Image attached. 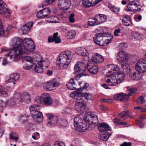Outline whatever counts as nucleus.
I'll use <instances>...</instances> for the list:
<instances>
[{"instance_id": "aec40b11", "label": "nucleus", "mask_w": 146, "mask_h": 146, "mask_svg": "<svg viewBox=\"0 0 146 146\" xmlns=\"http://www.w3.org/2000/svg\"><path fill=\"white\" fill-rule=\"evenodd\" d=\"M42 97L43 98V104L46 106H49L52 104V100L48 94L44 93L42 94Z\"/></svg>"}, {"instance_id": "4d7b16f0", "label": "nucleus", "mask_w": 146, "mask_h": 146, "mask_svg": "<svg viewBox=\"0 0 146 146\" xmlns=\"http://www.w3.org/2000/svg\"><path fill=\"white\" fill-rule=\"evenodd\" d=\"M90 95L89 93H83V97L85 98L87 100H89V97Z\"/></svg>"}, {"instance_id": "f704fd0d", "label": "nucleus", "mask_w": 146, "mask_h": 146, "mask_svg": "<svg viewBox=\"0 0 146 146\" xmlns=\"http://www.w3.org/2000/svg\"><path fill=\"white\" fill-rule=\"evenodd\" d=\"M117 84L120 83L125 78V75L123 73H118L117 74Z\"/></svg>"}, {"instance_id": "7ed1b4c3", "label": "nucleus", "mask_w": 146, "mask_h": 146, "mask_svg": "<svg viewBox=\"0 0 146 146\" xmlns=\"http://www.w3.org/2000/svg\"><path fill=\"white\" fill-rule=\"evenodd\" d=\"M23 42L22 40L19 38L13 39L12 43L13 48L11 49L9 52L5 54V55L9 57L10 59H12L14 61H16L19 60L20 55L23 54V53L17 51H19L20 48L22 46Z\"/></svg>"}, {"instance_id": "69168bd1", "label": "nucleus", "mask_w": 146, "mask_h": 146, "mask_svg": "<svg viewBox=\"0 0 146 146\" xmlns=\"http://www.w3.org/2000/svg\"><path fill=\"white\" fill-rule=\"evenodd\" d=\"M139 100H140V102L142 104L145 103V100L143 96H141L139 97Z\"/></svg>"}, {"instance_id": "58836bf2", "label": "nucleus", "mask_w": 146, "mask_h": 146, "mask_svg": "<svg viewBox=\"0 0 146 146\" xmlns=\"http://www.w3.org/2000/svg\"><path fill=\"white\" fill-rule=\"evenodd\" d=\"M121 66L125 72H127L129 70V67L128 64L126 63H122L121 64Z\"/></svg>"}, {"instance_id": "79ce46f5", "label": "nucleus", "mask_w": 146, "mask_h": 146, "mask_svg": "<svg viewBox=\"0 0 146 146\" xmlns=\"http://www.w3.org/2000/svg\"><path fill=\"white\" fill-rule=\"evenodd\" d=\"M121 101H125L128 100L129 96L128 94L121 93Z\"/></svg>"}, {"instance_id": "c85d7f7f", "label": "nucleus", "mask_w": 146, "mask_h": 146, "mask_svg": "<svg viewBox=\"0 0 146 146\" xmlns=\"http://www.w3.org/2000/svg\"><path fill=\"white\" fill-rule=\"evenodd\" d=\"M111 133H111L106 132L105 133H103L101 132V133H100L99 137L100 139L106 141L109 137Z\"/></svg>"}, {"instance_id": "20e7f679", "label": "nucleus", "mask_w": 146, "mask_h": 146, "mask_svg": "<svg viewBox=\"0 0 146 146\" xmlns=\"http://www.w3.org/2000/svg\"><path fill=\"white\" fill-rule=\"evenodd\" d=\"M73 57V54L70 51L61 52L57 57L56 61L57 67L60 69L66 68L70 64Z\"/></svg>"}, {"instance_id": "13d9d810", "label": "nucleus", "mask_w": 146, "mask_h": 146, "mask_svg": "<svg viewBox=\"0 0 146 146\" xmlns=\"http://www.w3.org/2000/svg\"><path fill=\"white\" fill-rule=\"evenodd\" d=\"M111 67V69L110 70H109L108 72L110 73L112 71H116L118 70V68L117 67H115V66L112 65H110V66Z\"/></svg>"}, {"instance_id": "09e8293b", "label": "nucleus", "mask_w": 146, "mask_h": 146, "mask_svg": "<svg viewBox=\"0 0 146 146\" xmlns=\"http://www.w3.org/2000/svg\"><path fill=\"white\" fill-rule=\"evenodd\" d=\"M2 86L0 85V95L3 97H6L7 96V92L5 91H3L2 90Z\"/></svg>"}, {"instance_id": "e2e57ef3", "label": "nucleus", "mask_w": 146, "mask_h": 146, "mask_svg": "<svg viewBox=\"0 0 146 146\" xmlns=\"http://www.w3.org/2000/svg\"><path fill=\"white\" fill-rule=\"evenodd\" d=\"M120 31L121 30L119 29L115 30L114 32V35L116 36H118L119 35V33H120Z\"/></svg>"}, {"instance_id": "a211bd4d", "label": "nucleus", "mask_w": 146, "mask_h": 146, "mask_svg": "<svg viewBox=\"0 0 146 146\" xmlns=\"http://www.w3.org/2000/svg\"><path fill=\"white\" fill-rule=\"evenodd\" d=\"M5 3L0 0V14H5L8 16L10 14L9 10L7 9Z\"/></svg>"}, {"instance_id": "423d86ee", "label": "nucleus", "mask_w": 146, "mask_h": 146, "mask_svg": "<svg viewBox=\"0 0 146 146\" xmlns=\"http://www.w3.org/2000/svg\"><path fill=\"white\" fill-rule=\"evenodd\" d=\"M35 46L34 42L31 38H26L23 40L22 46L20 48L19 52L27 54L29 52H32L35 49Z\"/></svg>"}, {"instance_id": "37998d69", "label": "nucleus", "mask_w": 146, "mask_h": 146, "mask_svg": "<svg viewBox=\"0 0 146 146\" xmlns=\"http://www.w3.org/2000/svg\"><path fill=\"white\" fill-rule=\"evenodd\" d=\"M58 33H54L53 34V38L55 40V43H58L60 42L61 40L60 38L58 37Z\"/></svg>"}, {"instance_id": "393cba45", "label": "nucleus", "mask_w": 146, "mask_h": 146, "mask_svg": "<svg viewBox=\"0 0 146 146\" xmlns=\"http://www.w3.org/2000/svg\"><path fill=\"white\" fill-rule=\"evenodd\" d=\"M33 22H31L27 23L25 25L23 26L21 28L23 33L25 34L30 31L33 26Z\"/></svg>"}, {"instance_id": "f8f14e48", "label": "nucleus", "mask_w": 146, "mask_h": 146, "mask_svg": "<svg viewBox=\"0 0 146 146\" xmlns=\"http://www.w3.org/2000/svg\"><path fill=\"white\" fill-rule=\"evenodd\" d=\"M22 60L23 63L26 64V66H23V68L26 70L31 69L33 64L34 60L33 58L29 56H25L22 57Z\"/></svg>"}, {"instance_id": "bf43d9fd", "label": "nucleus", "mask_w": 146, "mask_h": 146, "mask_svg": "<svg viewBox=\"0 0 146 146\" xmlns=\"http://www.w3.org/2000/svg\"><path fill=\"white\" fill-rule=\"evenodd\" d=\"M68 36H69L70 38H73L75 36L74 31H70L68 34Z\"/></svg>"}, {"instance_id": "1a4fd4ad", "label": "nucleus", "mask_w": 146, "mask_h": 146, "mask_svg": "<svg viewBox=\"0 0 146 146\" xmlns=\"http://www.w3.org/2000/svg\"><path fill=\"white\" fill-rule=\"evenodd\" d=\"M140 4L139 1L137 0H134L130 1L127 5V11H133L135 13L140 11L141 10V7L140 8L135 9L137 7L140 6Z\"/></svg>"}, {"instance_id": "338daca9", "label": "nucleus", "mask_w": 146, "mask_h": 146, "mask_svg": "<svg viewBox=\"0 0 146 146\" xmlns=\"http://www.w3.org/2000/svg\"><path fill=\"white\" fill-rule=\"evenodd\" d=\"M113 121L114 123L119 124L120 122V119L118 118H116L113 120Z\"/></svg>"}, {"instance_id": "f257e3e1", "label": "nucleus", "mask_w": 146, "mask_h": 146, "mask_svg": "<svg viewBox=\"0 0 146 146\" xmlns=\"http://www.w3.org/2000/svg\"><path fill=\"white\" fill-rule=\"evenodd\" d=\"M83 101V113H85L83 122V132L88 130H91L95 128L98 122V117L95 114L88 111L86 102Z\"/></svg>"}, {"instance_id": "ddd939ff", "label": "nucleus", "mask_w": 146, "mask_h": 146, "mask_svg": "<svg viewBox=\"0 0 146 146\" xmlns=\"http://www.w3.org/2000/svg\"><path fill=\"white\" fill-rule=\"evenodd\" d=\"M59 85V83L55 78L54 79L52 80L48 81L45 83L44 85V89L52 90L54 89L53 88L58 86Z\"/></svg>"}, {"instance_id": "72a5a7b5", "label": "nucleus", "mask_w": 146, "mask_h": 146, "mask_svg": "<svg viewBox=\"0 0 146 146\" xmlns=\"http://www.w3.org/2000/svg\"><path fill=\"white\" fill-rule=\"evenodd\" d=\"M83 60L85 61H88L89 58V54L87 50L84 48L83 50Z\"/></svg>"}, {"instance_id": "a878e982", "label": "nucleus", "mask_w": 146, "mask_h": 146, "mask_svg": "<svg viewBox=\"0 0 146 146\" xmlns=\"http://www.w3.org/2000/svg\"><path fill=\"white\" fill-rule=\"evenodd\" d=\"M123 23L124 25L129 26L130 25V23L132 24L131 18L129 16L125 15L123 18Z\"/></svg>"}, {"instance_id": "cd10ccee", "label": "nucleus", "mask_w": 146, "mask_h": 146, "mask_svg": "<svg viewBox=\"0 0 146 146\" xmlns=\"http://www.w3.org/2000/svg\"><path fill=\"white\" fill-rule=\"evenodd\" d=\"M116 74V72H113L112 73V74L110 75L111 77V80L112 83H111V84H109V86H113L118 84H117V78L116 79V77L115 76Z\"/></svg>"}, {"instance_id": "052dcab7", "label": "nucleus", "mask_w": 146, "mask_h": 146, "mask_svg": "<svg viewBox=\"0 0 146 146\" xmlns=\"http://www.w3.org/2000/svg\"><path fill=\"white\" fill-rule=\"evenodd\" d=\"M132 144L131 142H124L120 145V146H131Z\"/></svg>"}, {"instance_id": "a19ab883", "label": "nucleus", "mask_w": 146, "mask_h": 146, "mask_svg": "<svg viewBox=\"0 0 146 146\" xmlns=\"http://www.w3.org/2000/svg\"><path fill=\"white\" fill-rule=\"evenodd\" d=\"M43 98L42 97V94L40 96L37 97L36 98L35 100V103L36 104H43Z\"/></svg>"}, {"instance_id": "9b49d317", "label": "nucleus", "mask_w": 146, "mask_h": 146, "mask_svg": "<svg viewBox=\"0 0 146 146\" xmlns=\"http://www.w3.org/2000/svg\"><path fill=\"white\" fill-rule=\"evenodd\" d=\"M82 113L76 115L74 119V125L76 131L79 133L82 132Z\"/></svg>"}, {"instance_id": "ea45409f", "label": "nucleus", "mask_w": 146, "mask_h": 146, "mask_svg": "<svg viewBox=\"0 0 146 146\" xmlns=\"http://www.w3.org/2000/svg\"><path fill=\"white\" fill-rule=\"evenodd\" d=\"M22 99V102L25 100H29L30 99V96L29 94L27 92H25L22 94L21 95Z\"/></svg>"}, {"instance_id": "6e6d98bb", "label": "nucleus", "mask_w": 146, "mask_h": 146, "mask_svg": "<svg viewBox=\"0 0 146 146\" xmlns=\"http://www.w3.org/2000/svg\"><path fill=\"white\" fill-rule=\"evenodd\" d=\"M100 101L102 103V102L111 103L112 102L113 100L111 99H104L101 98L100 100Z\"/></svg>"}, {"instance_id": "e433bc0d", "label": "nucleus", "mask_w": 146, "mask_h": 146, "mask_svg": "<svg viewBox=\"0 0 146 146\" xmlns=\"http://www.w3.org/2000/svg\"><path fill=\"white\" fill-rule=\"evenodd\" d=\"M42 11L45 17H47L51 13V9L49 7L44 8L42 9Z\"/></svg>"}, {"instance_id": "6ab92c4d", "label": "nucleus", "mask_w": 146, "mask_h": 146, "mask_svg": "<svg viewBox=\"0 0 146 146\" xmlns=\"http://www.w3.org/2000/svg\"><path fill=\"white\" fill-rule=\"evenodd\" d=\"M21 95L20 93L17 92L15 93L13 96V98L11 101V105H14L15 104L21 103L22 100H21Z\"/></svg>"}, {"instance_id": "774afa93", "label": "nucleus", "mask_w": 146, "mask_h": 146, "mask_svg": "<svg viewBox=\"0 0 146 146\" xmlns=\"http://www.w3.org/2000/svg\"><path fill=\"white\" fill-rule=\"evenodd\" d=\"M89 85V84L88 83H85L83 86V90L86 89L87 88Z\"/></svg>"}, {"instance_id": "864d4df0", "label": "nucleus", "mask_w": 146, "mask_h": 146, "mask_svg": "<svg viewBox=\"0 0 146 146\" xmlns=\"http://www.w3.org/2000/svg\"><path fill=\"white\" fill-rule=\"evenodd\" d=\"M56 0H45L43 2V4L45 5H48L52 3Z\"/></svg>"}, {"instance_id": "f3484780", "label": "nucleus", "mask_w": 146, "mask_h": 146, "mask_svg": "<svg viewBox=\"0 0 146 146\" xmlns=\"http://www.w3.org/2000/svg\"><path fill=\"white\" fill-rule=\"evenodd\" d=\"M102 0H83V7H90L99 3Z\"/></svg>"}, {"instance_id": "473e14b6", "label": "nucleus", "mask_w": 146, "mask_h": 146, "mask_svg": "<svg viewBox=\"0 0 146 146\" xmlns=\"http://www.w3.org/2000/svg\"><path fill=\"white\" fill-rule=\"evenodd\" d=\"M129 76L132 79L135 80H138L141 78L139 74L136 72L130 74H129Z\"/></svg>"}, {"instance_id": "4be33fe9", "label": "nucleus", "mask_w": 146, "mask_h": 146, "mask_svg": "<svg viewBox=\"0 0 146 146\" xmlns=\"http://www.w3.org/2000/svg\"><path fill=\"white\" fill-rule=\"evenodd\" d=\"M98 127L99 130L102 132L111 131L110 127L107 123H99L98 125Z\"/></svg>"}, {"instance_id": "2eb2a0df", "label": "nucleus", "mask_w": 146, "mask_h": 146, "mask_svg": "<svg viewBox=\"0 0 146 146\" xmlns=\"http://www.w3.org/2000/svg\"><path fill=\"white\" fill-rule=\"evenodd\" d=\"M89 61L91 62L94 64L101 63L104 61V57L100 54L98 53L94 54L92 56L91 59Z\"/></svg>"}, {"instance_id": "6e6552de", "label": "nucleus", "mask_w": 146, "mask_h": 146, "mask_svg": "<svg viewBox=\"0 0 146 146\" xmlns=\"http://www.w3.org/2000/svg\"><path fill=\"white\" fill-rule=\"evenodd\" d=\"M74 72L76 74L75 76L76 80L78 82V85L80 86L82 84V80L81 78L82 76V62H78L75 64L74 68Z\"/></svg>"}, {"instance_id": "de8ad7c7", "label": "nucleus", "mask_w": 146, "mask_h": 146, "mask_svg": "<svg viewBox=\"0 0 146 146\" xmlns=\"http://www.w3.org/2000/svg\"><path fill=\"white\" fill-rule=\"evenodd\" d=\"M54 146H65V144L63 142L57 141L55 143Z\"/></svg>"}, {"instance_id": "c756f323", "label": "nucleus", "mask_w": 146, "mask_h": 146, "mask_svg": "<svg viewBox=\"0 0 146 146\" xmlns=\"http://www.w3.org/2000/svg\"><path fill=\"white\" fill-rule=\"evenodd\" d=\"M88 24L91 26H95L99 24L97 18L96 17V15L93 18H90L88 22Z\"/></svg>"}, {"instance_id": "0eeeda50", "label": "nucleus", "mask_w": 146, "mask_h": 146, "mask_svg": "<svg viewBox=\"0 0 146 146\" xmlns=\"http://www.w3.org/2000/svg\"><path fill=\"white\" fill-rule=\"evenodd\" d=\"M40 108L39 106L36 105L31 106L29 108L33 117L36 121L38 122L42 121L43 118L42 114L39 110Z\"/></svg>"}, {"instance_id": "3c124183", "label": "nucleus", "mask_w": 146, "mask_h": 146, "mask_svg": "<svg viewBox=\"0 0 146 146\" xmlns=\"http://www.w3.org/2000/svg\"><path fill=\"white\" fill-rule=\"evenodd\" d=\"M119 46L121 48L120 49L121 51H123V50H124L127 48V44L126 43H121L120 44Z\"/></svg>"}, {"instance_id": "b1692460", "label": "nucleus", "mask_w": 146, "mask_h": 146, "mask_svg": "<svg viewBox=\"0 0 146 146\" xmlns=\"http://www.w3.org/2000/svg\"><path fill=\"white\" fill-rule=\"evenodd\" d=\"M12 29V27L11 25H9L7 27L6 30L4 31L3 28V26L2 24V21L0 19V36H2L3 35L4 36H7L8 32Z\"/></svg>"}, {"instance_id": "5701e85b", "label": "nucleus", "mask_w": 146, "mask_h": 146, "mask_svg": "<svg viewBox=\"0 0 146 146\" xmlns=\"http://www.w3.org/2000/svg\"><path fill=\"white\" fill-rule=\"evenodd\" d=\"M129 58L128 54L125 51H121L118 54L117 59L122 61H126Z\"/></svg>"}, {"instance_id": "f03ea898", "label": "nucleus", "mask_w": 146, "mask_h": 146, "mask_svg": "<svg viewBox=\"0 0 146 146\" xmlns=\"http://www.w3.org/2000/svg\"><path fill=\"white\" fill-rule=\"evenodd\" d=\"M75 80H76V78L71 79L67 84L66 86L69 90H76V91L71 93L70 95L71 97L76 100L75 109L78 112L81 113L82 107V87H80L78 88V87L76 85Z\"/></svg>"}, {"instance_id": "4468645a", "label": "nucleus", "mask_w": 146, "mask_h": 146, "mask_svg": "<svg viewBox=\"0 0 146 146\" xmlns=\"http://www.w3.org/2000/svg\"><path fill=\"white\" fill-rule=\"evenodd\" d=\"M91 61H88L87 66L88 70L91 74H96L98 71V67L96 64H94Z\"/></svg>"}, {"instance_id": "412c9836", "label": "nucleus", "mask_w": 146, "mask_h": 146, "mask_svg": "<svg viewBox=\"0 0 146 146\" xmlns=\"http://www.w3.org/2000/svg\"><path fill=\"white\" fill-rule=\"evenodd\" d=\"M69 0H60L58 3V6L61 9L66 10L69 7Z\"/></svg>"}, {"instance_id": "7c9ffc66", "label": "nucleus", "mask_w": 146, "mask_h": 146, "mask_svg": "<svg viewBox=\"0 0 146 146\" xmlns=\"http://www.w3.org/2000/svg\"><path fill=\"white\" fill-rule=\"evenodd\" d=\"M96 17L97 18L99 24L105 21L107 19L106 15L101 14L96 15Z\"/></svg>"}, {"instance_id": "a18cd8bd", "label": "nucleus", "mask_w": 146, "mask_h": 146, "mask_svg": "<svg viewBox=\"0 0 146 146\" xmlns=\"http://www.w3.org/2000/svg\"><path fill=\"white\" fill-rule=\"evenodd\" d=\"M75 51L76 53L80 56L82 54V48L81 47L77 48L75 50Z\"/></svg>"}, {"instance_id": "dca6fc26", "label": "nucleus", "mask_w": 146, "mask_h": 146, "mask_svg": "<svg viewBox=\"0 0 146 146\" xmlns=\"http://www.w3.org/2000/svg\"><path fill=\"white\" fill-rule=\"evenodd\" d=\"M46 116L48 118V125L49 126L50 125L53 126L56 124L58 121V117L50 113L47 114Z\"/></svg>"}, {"instance_id": "0e129e2a", "label": "nucleus", "mask_w": 146, "mask_h": 146, "mask_svg": "<svg viewBox=\"0 0 146 146\" xmlns=\"http://www.w3.org/2000/svg\"><path fill=\"white\" fill-rule=\"evenodd\" d=\"M48 42H55V40L51 36H49L48 38Z\"/></svg>"}, {"instance_id": "2f4dec72", "label": "nucleus", "mask_w": 146, "mask_h": 146, "mask_svg": "<svg viewBox=\"0 0 146 146\" xmlns=\"http://www.w3.org/2000/svg\"><path fill=\"white\" fill-rule=\"evenodd\" d=\"M40 64H41L40 62H38L35 67V71L37 73H41L43 71L44 69Z\"/></svg>"}, {"instance_id": "39448f33", "label": "nucleus", "mask_w": 146, "mask_h": 146, "mask_svg": "<svg viewBox=\"0 0 146 146\" xmlns=\"http://www.w3.org/2000/svg\"><path fill=\"white\" fill-rule=\"evenodd\" d=\"M108 33H101L96 35V37L93 38L94 42L98 45L104 46L111 42V39L108 37Z\"/></svg>"}, {"instance_id": "4c0bfd02", "label": "nucleus", "mask_w": 146, "mask_h": 146, "mask_svg": "<svg viewBox=\"0 0 146 146\" xmlns=\"http://www.w3.org/2000/svg\"><path fill=\"white\" fill-rule=\"evenodd\" d=\"M38 62H40L41 66L43 67V68L44 69H46L49 66V63L48 62H46L42 59H41Z\"/></svg>"}, {"instance_id": "c9c22d12", "label": "nucleus", "mask_w": 146, "mask_h": 146, "mask_svg": "<svg viewBox=\"0 0 146 146\" xmlns=\"http://www.w3.org/2000/svg\"><path fill=\"white\" fill-rule=\"evenodd\" d=\"M119 116L121 118H124V119H125L128 117H131L129 115L128 111H123L119 114Z\"/></svg>"}, {"instance_id": "603ef678", "label": "nucleus", "mask_w": 146, "mask_h": 146, "mask_svg": "<svg viewBox=\"0 0 146 146\" xmlns=\"http://www.w3.org/2000/svg\"><path fill=\"white\" fill-rule=\"evenodd\" d=\"M36 16L37 17L39 18H44L45 17L44 16L43 14V12L42 11V10L38 12L36 15Z\"/></svg>"}, {"instance_id": "680f3d73", "label": "nucleus", "mask_w": 146, "mask_h": 146, "mask_svg": "<svg viewBox=\"0 0 146 146\" xmlns=\"http://www.w3.org/2000/svg\"><path fill=\"white\" fill-rule=\"evenodd\" d=\"M119 8L115 7L112 11L113 12L116 13L119 12Z\"/></svg>"}, {"instance_id": "c03bdc74", "label": "nucleus", "mask_w": 146, "mask_h": 146, "mask_svg": "<svg viewBox=\"0 0 146 146\" xmlns=\"http://www.w3.org/2000/svg\"><path fill=\"white\" fill-rule=\"evenodd\" d=\"M9 138L11 139H13L16 142H17L19 139L17 135L14 136L13 133H11L9 135Z\"/></svg>"}, {"instance_id": "5fc2aeb1", "label": "nucleus", "mask_w": 146, "mask_h": 146, "mask_svg": "<svg viewBox=\"0 0 146 146\" xmlns=\"http://www.w3.org/2000/svg\"><path fill=\"white\" fill-rule=\"evenodd\" d=\"M121 96V93L115 95L113 97L114 99L115 100L120 101Z\"/></svg>"}, {"instance_id": "bb28decb", "label": "nucleus", "mask_w": 146, "mask_h": 146, "mask_svg": "<svg viewBox=\"0 0 146 146\" xmlns=\"http://www.w3.org/2000/svg\"><path fill=\"white\" fill-rule=\"evenodd\" d=\"M19 75L18 73H15L11 74L8 79V81L10 82L16 81L19 79Z\"/></svg>"}, {"instance_id": "8fccbe9b", "label": "nucleus", "mask_w": 146, "mask_h": 146, "mask_svg": "<svg viewBox=\"0 0 146 146\" xmlns=\"http://www.w3.org/2000/svg\"><path fill=\"white\" fill-rule=\"evenodd\" d=\"M74 13L70 14L69 17V21L71 23H74L75 22V20L74 18Z\"/></svg>"}, {"instance_id": "49530a36", "label": "nucleus", "mask_w": 146, "mask_h": 146, "mask_svg": "<svg viewBox=\"0 0 146 146\" xmlns=\"http://www.w3.org/2000/svg\"><path fill=\"white\" fill-rule=\"evenodd\" d=\"M137 90L136 88H133L130 89L129 90V93L128 94L129 96H131L133 94H134L137 91Z\"/></svg>"}, {"instance_id": "9d476101", "label": "nucleus", "mask_w": 146, "mask_h": 146, "mask_svg": "<svg viewBox=\"0 0 146 146\" xmlns=\"http://www.w3.org/2000/svg\"><path fill=\"white\" fill-rule=\"evenodd\" d=\"M135 69L140 72L146 71V59L142 58L139 59L135 66Z\"/></svg>"}]
</instances>
